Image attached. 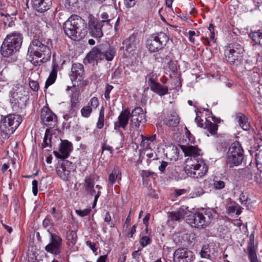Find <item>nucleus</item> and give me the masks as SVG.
Masks as SVG:
<instances>
[{"label": "nucleus", "mask_w": 262, "mask_h": 262, "mask_svg": "<svg viewBox=\"0 0 262 262\" xmlns=\"http://www.w3.org/2000/svg\"><path fill=\"white\" fill-rule=\"evenodd\" d=\"M52 48V40L50 38L34 39L28 47L27 59L34 66H39L50 59Z\"/></svg>", "instance_id": "obj_1"}, {"label": "nucleus", "mask_w": 262, "mask_h": 262, "mask_svg": "<svg viewBox=\"0 0 262 262\" xmlns=\"http://www.w3.org/2000/svg\"><path fill=\"white\" fill-rule=\"evenodd\" d=\"M65 34L74 40L83 37L86 33L85 21L77 15H72L63 24Z\"/></svg>", "instance_id": "obj_2"}, {"label": "nucleus", "mask_w": 262, "mask_h": 262, "mask_svg": "<svg viewBox=\"0 0 262 262\" xmlns=\"http://www.w3.org/2000/svg\"><path fill=\"white\" fill-rule=\"evenodd\" d=\"M213 211L211 209H202L187 216L186 222L192 227L203 229L209 226L213 219Z\"/></svg>", "instance_id": "obj_3"}, {"label": "nucleus", "mask_w": 262, "mask_h": 262, "mask_svg": "<svg viewBox=\"0 0 262 262\" xmlns=\"http://www.w3.org/2000/svg\"><path fill=\"white\" fill-rule=\"evenodd\" d=\"M192 158V160H186L185 170L190 177L196 179L202 178L207 173L208 167L203 159L196 160Z\"/></svg>", "instance_id": "obj_4"}, {"label": "nucleus", "mask_w": 262, "mask_h": 262, "mask_svg": "<svg viewBox=\"0 0 262 262\" xmlns=\"http://www.w3.org/2000/svg\"><path fill=\"white\" fill-rule=\"evenodd\" d=\"M22 121L21 117L18 115L9 114L1 120L0 130L6 135L12 134Z\"/></svg>", "instance_id": "obj_5"}, {"label": "nucleus", "mask_w": 262, "mask_h": 262, "mask_svg": "<svg viewBox=\"0 0 262 262\" xmlns=\"http://www.w3.org/2000/svg\"><path fill=\"white\" fill-rule=\"evenodd\" d=\"M244 48L239 43H231L227 46L225 51L226 60L231 64L237 66L242 60V54Z\"/></svg>", "instance_id": "obj_6"}, {"label": "nucleus", "mask_w": 262, "mask_h": 262, "mask_svg": "<svg viewBox=\"0 0 262 262\" xmlns=\"http://www.w3.org/2000/svg\"><path fill=\"white\" fill-rule=\"evenodd\" d=\"M130 133L134 134L139 129L143 126L146 122L145 113L141 107H135L130 113Z\"/></svg>", "instance_id": "obj_7"}, {"label": "nucleus", "mask_w": 262, "mask_h": 262, "mask_svg": "<svg viewBox=\"0 0 262 262\" xmlns=\"http://www.w3.org/2000/svg\"><path fill=\"white\" fill-rule=\"evenodd\" d=\"M243 149L238 142L233 143L228 152L227 163L230 167L241 164L243 159Z\"/></svg>", "instance_id": "obj_8"}, {"label": "nucleus", "mask_w": 262, "mask_h": 262, "mask_svg": "<svg viewBox=\"0 0 262 262\" xmlns=\"http://www.w3.org/2000/svg\"><path fill=\"white\" fill-rule=\"evenodd\" d=\"M12 98L10 99L12 103L17 104L19 106L26 105V103L29 100V93L24 86L19 83L14 85L10 92Z\"/></svg>", "instance_id": "obj_9"}, {"label": "nucleus", "mask_w": 262, "mask_h": 262, "mask_svg": "<svg viewBox=\"0 0 262 262\" xmlns=\"http://www.w3.org/2000/svg\"><path fill=\"white\" fill-rule=\"evenodd\" d=\"M62 239L58 234L50 233L49 243L45 247V250L54 255H59L61 251Z\"/></svg>", "instance_id": "obj_10"}, {"label": "nucleus", "mask_w": 262, "mask_h": 262, "mask_svg": "<svg viewBox=\"0 0 262 262\" xmlns=\"http://www.w3.org/2000/svg\"><path fill=\"white\" fill-rule=\"evenodd\" d=\"M200 253L202 258L211 260L216 259L219 256L217 247L213 243L203 245Z\"/></svg>", "instance_id": "obj_11"}, {"label": "nucleus", "mask_w": 262, "mask_h": 262, "mask_svg": "<svg viewBox=\"0 0 262 262\" xmlns=\"http://www.w3.org/2000/svg\"><path fill=\"white\" fill-rule=\"evenodd\" d=\"M195 258L193 252L186 248H178L173 253L174 262H192Z\"/></svg>", "instance_id": "obj_12"}, {"label": "nucleus", "mask_w": 262, "mask_h": 262, "mask_svg": "<svg viewBox=\"0 0 262 262\" xmlns=\"http://www.w3.org/2000/svg\"><path fill=\"white\" fill-rule=\"evenodd\" d=\"M40 118L42 122L47 126L54 127L57 122L56 115L47 106L43 107L41 112Z\"/></svg>", "instance_id": "obj_13"}, {"label": "nucleus", "mask_w": 262, "mask_h": 262, "mask_svg": "<svg viewBox=\"0 0 262 262\" xmlns=\"http://www.w3.org/2000/svg\"><path fill=\"white\" fill-rule=\"evenodd\" d=\"M102 22L95 17L90 18L89 21L90 33L92 36L96 38H100L103 36L102 27Z\"/></svg>", "instance_id": "obj_14"}, {"label": "nucleus", "mask_w": 262, "mask_h": 262, "mask_svg": "<svg viewBox=\"0 0 262 262\" xmlns=\"http://www.w3.org/2000/svg\"><path fill=\"white\" fill-rule=\"evenodd\" d=\"M73 149V146L71 142L68 140H61L59 151H54L55 156L59 159H64L67 158Z\"/></svg>", "instance_id": "obj_15"}, {"label": "nucleus", "mask_w": 262, "mask_h": 262, "mask_svg": "<svg viewBox=\"0 0 262 262\" xmlns=\"http://www.w3.org/2000/svg\"><path fill=\"white\" fill-rule=\"evenodd\" d=\"M130 118V112L128 109L123 110L118 117V120L114 123V129L118 130L120 128L125 129Z\"/></svg>", "instance_id": "obj_16"}, {"label": "nucleus", "mask_w": 262, "mask_h": 262, "mask_svg": "<svg viewBox=\"0 0 262 262\" xmlns=\"http://www.w3.org/2000/svg\"><path fill=\"white\" fill-rule=\"evenodd\" d=\"M71 164V162L66 161L61 165L57 167V174L61 179L64 181H68L70 179L72 170L70 167Z\"/></svg>", "instance_id": "obj_17"}, {"label": "nucleus", "mask_w": 262, "mask_h": 262, "mask_svg": "<svg viewBox=\"0 0 262 262\" xmlns=\"http://www.w3.org/2000/svg\"><path fill=\"white\" fill-rule=\"evenodd\" d=\"M23 35L17 32H13L8 34L5 40L14 48L18 50L23 42Z\"/></svg>", "instance_id": "obj_18"}, {"label": "nucleus", "mask_w": 262, "mask_h": 262, "mask_svg": "<svg viewBox=\"0 0 262 262\" xmlns=\"http://www.w3.org/2000/svg\"><path fill=\"white\" fill-rule=\"evenodd\" d=\"M181 148L185 155L188 157L186 159H191L192 160V158H194V159L196 160L198 159H202L200 156L201 150L196 146L191 145H183L181 146Z\"/></svg>", "instance_id": "obj_19"}, {"label": "nucleus", "mask_w": 262, "mask_h": 262, "mask_svg": "<svg viewBox=\"0 0 262 262\" xmlns=\"http://www.w3.org/2000/svg\"><path fill=\"white\" fill-rule=\"evenodd\" d=\"M148 85L150 90L159 96H163L168 93V88L167 86L156 82L152 78L149 79Z\"/></svg>", "instance_id": "obj_20"}, {"label": "nucleus", "mask_w": 262, "mask_h": 262, "mask_svg": "<svg viewBox=\"0 0 262 262\" xmlns=\"http://www.w3.org/2000/svg\"><path fill=\"white\" fill-rule=\"evenodd\" d=\"M99 105V100L96 97H93L88 102L86 106L83 107L81 110V114L82 117L89 118L92 112L93 108L96 109Z\"/></svg>", "instance_id": "obj_21"}, {"label": "nucleus", "mask_w": 262, "mask_h": 262, "mask_svg": "<svg viewBox=\"0 0 262 262\" xmlns=\"http://www.w3.org/2000/svg\"><path fill=\"white\" fill-rule=\"evenodd\" d=\"M32 5L35 10L43 12L49 10L52 6V0H31Z\"/></svg>", "instance_id": "obj_22"}, {"label": "nucleus", "mask_w": 262, "mask_h": 262, "mask_svg": "<svg viewBox=\"0 0 262 262\" xmlns=\"http://www.w3.org/2000/svg\"><path fill=\"white\" fill-rule=\"evenodd\" d=\"M123 44L126 52L131 53L138 47L139 40L135 34H132L124 41Z\"/></svg>", "instance_id": "obj_23"}, {"label": "nucleus", "mask_w": 262, "mask_h": 262, "mask_svg": "<svg viewBox=\"0 0 262 262\" xmlns=\"http://www.w3.org/2000/svg\"><path fill=\"white\" fill-rule=\"evenodd\" d=\"M83 74V65L79 63H73L71 69V74L70 75L71 79L72 80H75L78 79V80H80L82 77Z\"/></svg>", "instance_id": "obj_24"}, {"label": "nucleus", "mask_w": 262, "mask_h": 262, "mask_svg": "<svg viewBox=\"0 0 262 262\" xmlns=\"http://www.w3.org/2000/svg\"><path fill=\"white\" fill-rule=\"evenodd\" d=\"M180 118L175 111H170L167 117L164 119L165 123L169 126L175 127L180 123Z\"/></svg>", "instance_id": "obj_25"}, {"label": "nucleus", "mask_w": 262, "mask_h": 262, "mask_svg": "<svg viewBox=\"0 0 262 262\" xmlns=\"http://www.w3.org/2000/svg\"><path fill=\"white\" fill-rule=\"evenodd\" d=\"M99 60H102L101 50L98 48H93L85 58L84 61L93 63Z\"/></svg>", "instance_id": "obj_26"}, {"label": "nucleus", "mask_w": 262, "mask_h": 262, "mask_svg": "<svg viewBox=\"0 0 262 262\" xmlns=\"http://www.w3.org/2000/svg\"><path fill=\"white\" fill-rule=\"evenodd\" d=\"M18 51L14 47H12L8 42L5 39L1 47V52L2 55L5 57H8Z\"/></svg>", "instance_id": "obj_27"}, {"label": "nucleus", "mask_w": 262, "mask_h": 262, "mask_svg": "<svg viewBox=\"0 0 262 262\" xmlns=\"http://www.w3.org/2000/svg\"><path fill=\"white\" fill-rule=\"evenodd\" d=\"M100 50L102 60L105 58L108 61H112L116 54L115 49L113 47H111L110 46H107L106 48L101 49Z\"/></svg>", "instance_id": "obj_28"}, {"label": "nucleus", "mask_w": 262, "mask_h": 262, "mask_svg": "<svg viewBox=\"0 0 262 262\" xmlns=\"http://www.w3.org/2000/svg\"><path fill=\"white\" fill-rule=\"evenodd\" d=\"M151 37L155 41H157V43L161 45L162 48L166 46L169 40V38L167 35L163 32L152 34Z\"/></svg>", "instance_id": "obj_29"}, {"label": "nucleus", "mask_w": 262, "mask_h": 262, "mask_svg": "<svg viewBox=\"0 0 262 262\" xmlns=\"http://www.w3.org/2000/svg\"><path fill=\"white\" fill-rule=\"evenodd\" d=\"M79 94L77 92L73 93L71 100V110L70 113L72 115H75L76 112L79 107Z\"/></svg>", "instance_id": "obj_30"}, {"label": "nucleus", "mask_w": 262, "mask_h": 262, "mask_svg": "<svg viewBox=\"0 0 262 262\" xmlns=\"http://www.w3.org/2000/svg\"><path fill=\"white\" fill-rule=\"evenodd\" d=\"M186 214V212L184 209H180L170 212L169 217L172 221L180 222L184 219Z\"/></svg>", "instance_id": "obj_31"}, {"label": "nucleus", "mask_w": 262, "mask_h": 262, "mask_svg": "<svg viewBox=\"0 0 262 262\" xmlns=\"http://www.w3.org/2000/svg\"><path fill=\"white\" fill-rule=\"evenodd\" d=\"M236 118L239 126L243 130H248L250 129V125L248 118L244 114L238 113L237 114Z\"/></svg>", "instance_id": "obj_32"}, {"label": "nucleus", "mask_w": 262, "mask_h": 262, "mask_svg": "<svg viewBox=\"0 0 262 262\" xmlns=\"http://www.w3.org/2000/svg\"><path fill=\"white\" fill-rule=\"evenodd\" d=\"M117 178L121 179V172L118 167H115L108 177V187L113 186Z\"/></svg>", "instance_id": "obj_33"}, {"label": "nucleus", "mask_w": 262, "mask_h": 262, "mask_svg": "<svg viewBox=\"0 0 262 262\" xmlns=\"http://www.w3.org/2000/svg\"><path fill=\"white\" fill-rule=\"evenodd\" d=\"M52 135L50 133V130L47 129L43 137V142L41 144L42 149L50 150L51 148Z\"/></svg>", "instance_id": "obj_34"}, {"label": "nucleus", "mask_w": 262, "mask_h": 262, "mask_svg": "<svg viewBox=\"0 0 262 262\" xmlns=\"http://www.w3.org/2000/svg\"><path fill=\"white\" fill-rule=\"evenodd\" d=\"M57 65H53L52 71L46 82V88H48L50 85H52L55 82L57 77Z\"/></svg>", "instance_id": "obj_35"}, {"label": "nucleus", "mask_w": 262, "mask_h": 262, "mask_svg": "<svg viewBox=\"0 0 262 262\" xmlns=\"http://www.w3.org/2000/svg\"><path fill=\"white\" fill-rule=\"evenodd\" d=\"M95 188L97 190V191L95 189L94 186L91 188V189H89V190L87 191L91 195H95L94 200L93 204V208H94L95 207L98 199L101 193V189H102V187L101 186L97 185Z\"/></svg>", "instance_id": "obj_36"}, {"label": "nucleus", "mask_w": 262, "mask_h": 262, "mask_svg": "<svg viewBox=\"0 0 262 262\" xmlns=\"http://www.w3.org/2000/svg\"><path fill=\"white\" fill-rule=\"evenodd\" d=\"M146 46L150 52H156L162 49L161 45L157 43V41H155L151 37L147 40Z\"/></svg>", "instance_id": "obj_37"}, {"label": "nucleus", "mask_w": 262, "mask_h": 262, "mask_svg": "<svg viewBox=\"0 0 262 262\" xmlns=\"http://www.w3.org/2000/svg\"><path fill=\"white\" fill-rule=\"evenodd\" d=\"M0 21L3 22L5 26L11 27L13 25V18L8 13L0 12Z\"/></svg>", "instance_id": "obj_38"}, {"label": "nucleus", "mask_w": 262, "mask_h": 262, "mask_svg": "<svg viewBox=\"0 0 262 262\" xmlns=\"http://www.w3.org/2000/svg\"><path fill=\"white\" fill-rule=\"evenodd\" d=\"M66 238L69 245H74L76 243L77 240L76 232L73 230H69L67 231Z\"/></svg>", "instance_id": "obj_39"}, {"label": "nucleus", "mask_w": 262, "mask_h": 262, "mask_svg": "<svg viewBox=\"0 0 262 262\" xmlns=\"http://www.w3.org/2000/svg\"><path fill=\"white\" fill-rule=\"evenodd\" d=\"M208 29L210 31V36L209 37V39H208L207 37H202V39H204V41H203L205 45H207L208 46H210V43L211 42H215V34L214 32V27L212 24H210Z\"/></svg>", "instance_id": "obj_40"}, {"label": "nucleus", "mask_w": 262, "mask_h": 262, "mask_svg": "<svg viewBox=\"0 0 262 262\" xmlns=\"http://www.w3.org/2000/svg\"><path fill=\"white\" fill-rule=\"evenodd\" d=\"M250 36L256 43L262 46V30L250 33Z\"/></svg>", "instance_id": "obj_41"}, {"label": "nucleus", "mask_w": 262, "mask_h": 262, "mask_svg": "<svg viewBox=\"0 0 262 262\" xmlns=\"http://www.w3.org/2000/svg\"><path fill=\"white\" fill-rule=\"evenodd\" d=\"M104 108L102 106L99 113V117L96 124V127L98 129H101L104 125Z\"/></svg>", "instance_id": "obj_42"}, {"label": "nucleus", "mask_w": 262, "mask_h": 262, "mask_svg": "<svg viewBox=\"0 0 262 262\" xmlns=\"http://www.w3.org/2000/svg\"><path fill=\"white\" fill-rule=\"evenodd\" d=\"M205 128L211 135H215L217 133L218 125L216 124L212 123L210 121H207Z\"/></svg>", "instance_id": "obj_43"}, {"label": "nucleus", "mask_w": 262, "mask_h": 262, "mask_svg": "<svg viewBox=\"0 0 262 262\" xmlns=\"http://www.w3.org/2000/svg\"><path fill=\"white\" fill-rule=\"evenodd\" d=\"M248 258L250 262H259L255 249H248Z\"/></svg>", "instance_id": "obj_44"}, {"label": "nucleus", "mask_w": 262, "mask_h": 262, "mask_svg": "<svg viewBox=\"0 0 262 262\" xmlns=\"http://www.w3.org/2000/svg\"><path fill=\"white\" fill-rule=\"evenodd\" d=\"M84 186L86 191L94 186V181L91 177L86 178L84 180Z\"/></svg>", "instance_id": "obj_45"}, {"label": "nucleus", "mask_w": 262, "mask_h": 262, "mask_svg": "<svg viewBox=\"0 0 262 262\" xmlns=\"http://www.w3.org/2000/svg\"><path fill=\"white\" fill-rule=\"evenodd\" d=\"M142 144L143 146H145V144L146 142H150V143H152L154 142L156 139V135H152L151 136L148 137H144L142 136Z\"/></svg>", "instance_id": "obj_46"}, {"label": "nucleus", "mask_w": 262, "mask_h": 262, "mask_svg": "<svg viewBox=\"0 0 262 262\" xmlns=\"http://www.w3.org/2000/svg\"><path fill=\"white\" fill-rule=\"evenodd\" d=\"M79 0H66L65 4L66 7L68 9H72L78 6Z\"/></svg>", "instance_id": "obj_47"}, {"label": "nucleus", "mask_w": 262, "mask_h": 262, "mask_svg": "<svg viewBox=\"0 0 262 262\" xmlns=\"http://www.w3.org/2000/svg\"><path fill=\"white\" fill-rule=\"evenodd\" d=\"M225 186V183L223 181H214L213 182V188L215 189H222Z\"/></svg>", "instance_id": "obj_48"}, {"label": "nucleus", "mask_w": 262, "mask_h": 262, "mask_svg": "<svg viewBox=\"0 0 262 262\" xmlns=\"http://www.w3.org/2000/svg\"><path fill=\"white\" fill-rule=\"evenodd\" d=\"M104 221L111 228H114L115 227V224L112 222V218L108 212L106 213Z\"/></svg>", "instance_id": "obj_49"}, {"label": "nucleus", "mask_w": 262, "mask_h": 262, "mask_svg": "<svg viewBox=\"0 0 262 262\" xmlns=\"http://www.w3.org/2000/svg\"><path fill=\"white\" fill-rule=\"evenodd\" d=\"M91 209L90 208L85 209H83V210L79 209V210H76V213L78 215H79L81 217H83V216L89 215L90 214V213L91 212Z\"/></svg>", "instance_id": "obj_50"}, {"label": "nucleus", "mask_w": 262, "mask_h": 262, "mask_svg": "<svg viewBox=\"0 0 262 262\" xmlns=\"http://www.w3.org/2000/svg\"><path fill=\"white\" fill-rule=\"evenodd\" d=\"M140 243L141 246L144 247L151 243V239L148 236H144L141 238Z\"/></svg>", "instance_id": "obj_51"}, {"label": "nucleus", "mask_w": 262, "mask_h": 262, "mask_svg": "<svg viewBox=\"0 0 262 262\" xmlns=\"http://www.w3.org/2000/svg\"><path fill=\"white\" fill-rule=\"evenodd\" d=\"M113 89V86L112 85L107 84L105 91L104 94V98L108 100L110 98V93Z\"/></svg>", "instance_id": "obj_52"}, {"label": "nucleus", "mask_w": 262, "mask_h": 262, "mask_svg": "<svg viewBox=\"0 0 262 262\" xmlns=\"http://www.w3.org/2000/svg\"><path fill=\"white\" fill-rule=\"evenodd\" d=\"M29 86L34 91H37L39 88L38 83L36 81H30L29 82Z\"/></svg>", "instance_id": "obj_53"}, {"label": "nucleus", "mask_w": 262, "mask_h": 262, "mask_svg": "<svg viewBox=\"0 0 262 262\" xmlns=\"http://www.w3.org/2000/svg\"><path fill=\"white\" fill-rule=\"evenodd\" d=\"M32 192L34 195H36L38 192V182L36 180L32 181Z\"/></svg>", "instance_id": "obj_54"}, {"label": "nucleus", "mask_w": 262, "mask_h": 262, "mask_svg": "<svg viewBox=\"0 0 262 262\" xmlns=\"http://www.w3.org/2000/svg\"><path fill=\"white\" fill-rule=\"evenodd\" d=\"M186 130H187L186 132V136L188 138V145H189V143L190 144H191L194 142V138H193L192 135L191 134L189 130H188L187 128H186Z\"/></svg>", "instance_id": "obj_55"}, {"label": "nucleus", "mask_w": 262, "mask_h": 262, "mask_svg": "<svg viewBox=\"0 0 262 262\" xmlns=\"http://www.w3.org/2000/svg\"><path fill=\"white\" fill-rule=\"evenodd\" d=\"M124 5L127 8H131L135 6L136 0H124Z\"/></svg>", "instance_id": "obj_56"}, {"label": "nucleus", "mask_w": 262, "mask_h": 262, "mask_svg": "<svg viewBox=\"0 0 262 262\" xmlns=\"http://www.w3.org/2000/svg\"><path fill=\"white\" fill-rule=\"evenodd\" d=\"M168 67L169 69L171 70L172 72H175L177 70V67L176 64L174 61L172 60H170L168 64Z\"/></svg>", "instance_id": "obj_57"}, {"label": "nucleus", "mask_w": 262, "mask_h": 262, "mask_svg": "<svg viewBox=\"0 0 262 262\" xmlns=\"http://www.w3.org/2000/svg\"><path fill=\"white\" fill-rule=\"evenodd\" d=\"M248 249H255L254 248V236L253 234H251L250 237V241Z\"/></svg>", "instance_id": "obj_58"}, {"label": "nucleus", "mask_w": 262, "mask_h": 262, "mask_svg": "<svg viewBox=\"0 0 262 262\" xmlns=\"http://www.w3.org/2000/svg\"><path fill=\"white\" fill-rule=\"evenodd\" d=\"M168 165V163L166 161H162L161 163V165L159 166V170L161 172H164L166 167Z\"/></svg>", "instance_id": "obj_59"}, {"label": "nucleus", "mask_w": 262, "mask_h": 262, "mask_svg": "<svg viewBox=\"0 0 262 262\" xmlns=\"http://www.w3.org/2000/svg\"><path fill=\"white\" fill-rule=\"evenodd\" d=\"M140 250H138L133 252L132 254V256L133 258L136 259V261H138L139 260V257L140 256Z\"/></svg>", "instance_id": "obj_60"}, {"label": "nucleus", "mask_w": 262, "mask_h": 262, "mask_svg": "<svg viewBox=\"0 0 262 262\" xmlns=\"http://www.w3.org/2000/svg\"><path fill=\"white\" fill-rule=\"evenodd\" d=\"M86 244L88 246L90 249L94 252H96L97 251V249L95 247V243L91 242L90 241H88L86 242Z\"/></svg>", "instance_id": "obj_61"}, {"label": "nucleus", "mask_w": 262, "mask_h": 262, "mask_svg": "<svg viewBox=\"0 0 262 262\" xmlns=\"http://www.w3.org/2000/svg\"><path fill=\"white\" fill-rule=\"evenodd\" d=\"M101 18H102V21H101L102 22H107L109 23L111 21V19L108 18V15L107 13L104 12L101 14Z\"/></svg>", "instance_id": "obj_62"}, {"label": "nucleus", "mask_w": 262, "mask_h": 262, "mask_svg": "<svg viewBox=\"0 0 262 262\" xmlns=\"http://www.w3.org/2000/svg\"><path fill=\"white\" fill-rule=\"evenodd\" d=\"M102 154L103 153V151L105 150H107L108 151H110L111 154H112L113 151V147L112 146L107 145L106 143L103 144V146L102 147Z\"/></svg>", "instance_id": "obj_63"}, {"label": "nucleus", "mask_w": 262, "mask_h": 262, "mask_svg": "<svg viewBox=\"0 0 262 262\" xmlns=\"http://www.w3.org/2000/svg\"><path fill=\"white\" fill-rule=\"evenodd\" d=\"M255 108L259 113L262 114V102L258 103L255 105Z\"/></svg>", "instance_id": "obj_64"}]
</instances>
